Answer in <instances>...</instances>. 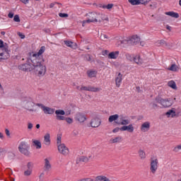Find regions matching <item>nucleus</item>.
Masks as SVG:
<instances>
[{
    "instance_id": "19",
    "label": "nucleus",
    "mask_w": 181,
    "mask_h": 181,
    "mask_svg": "<svg viewBox=\"0 0 181 181\" xmlns=\"http://www.w3.org/2000/svg\"><path fill=\"white\" fill-rule=\"evenodd\" d=\"M135 129V127H134V124H130L129 125L122 126L121 127V131H127L128 132H130L132 134Z\"/></svg>"
},
{
    "instance_id": "25",
    "label": "nucleus",
    "mask_w": 181,
    "mask_h": 181,
    "mask_svg": "<svg viewBox=\"0 0 181 181\" xmlns=\"http://www.w3.org/2000/svg\"><path fill=\"white\" fill-rule=\"evenodd\" d=\"M115 83L117 87H120L121 83H122V74L119 73L117 76L115 78Z\"/></svg>"
},
{
    "instance_id": "46",
    "label": "nucleus",
    "mask_w": 181,
    "mask_h": 181,
    "mask_svg": "<svg viewBox=\"0 0 181 181\" xmlns=\"http://www.w3.org/2000/svg\"><path fill=\"white\" fill-rule=\"evenodd\" d=\"M81 158L82 159V162H85V163L88 162V157L82 156H81Z\"/></svg>"
},
{
    "instance_id": "35",
    "label": "nucleus",
    "mask_w": 181,
    "mask_h": 181,
    "mask_svg": "<svg viewBox=\"0 0 181 181\" xmlns=\"http://www.w3.org/2000/svg\"><path fill=\"white\" fill-rule=\"evenodd\" d=\"M139 156L140 159L144 160L146 158V153L144 151V150L140 149L139 151Z\"/></svg>"
},
{
    "instance_id": "27",
    "label": "nucleus",
    "mask_w": 181,
    "mask_h": 181,
    "mask_svg": "<svg viewBox=\"0 0 181 181\" xmlns=\"http://www.w3.org/2000/svg\"><path fill=\"white\" fill-rule=\"evenodd\" d=\"M165 115L168 118H174V117H176V111H175V109L169 110L165 112Z\"/></svg>"
},
{
    "instance_id": "18",
    "label": "nucleus",
    "mask_w": 181,
    "mask_h": 181,
    "mask_svg": "<svg viewBox=\"0 0 181 181\" xmlns=\"http://www.w3.org/2000/svg\"><path fill=\"white\" fill-rule=\"evenodd\" d=\"M141 42V38L138 35H133L129 39V45H136Z\"/></svg>"
},
{
    "instance_id": "59",
    "label": "nucleus",
    "mask_w": 181,
    "mask_h": 181,
    "mask_svg": "<svg viewBox=\"0 0 181 181\" xmlns=\"http://www.w3.org/2000/svg\"><path fill=\"white\" fill-rule=\"evenodd\" d=\"M28 129H32V128H33V124L32 123H28Z\"/></svg>"
},
{
    "instance_id": "6",
    "label": "nucleus",
    "mask_w": 181,
    "mask_h": 181,
    "mask_svg": "<svg viewBox=\"0 0 181 181\" xmlns=\"http://www.w3.org/2000/svg\"><path fill=\"white\" fill-rule=\"evenodd\" d=\"M159 165V161L158 160V158L156 157H153L150 160V172L153 175H155L156 173V170H158Z\"/></svg>"
},
{
    "instance_id": "7",
    "label": "nucleus",
    "mask_w": 181,
    "mask_h": 181,
    "mask_svg": "<svg viewBox=\"0 0 181 181\" xmlns=\"http://www.w3.org/2000/svg\"><path fill=\"white\" fill-rule=\"evenodd\" d=\"M45 52H46V47L45 46L41 47L38 52L34 53L31 55V60L42 61V59H43V57H42V54H43Z\"/></svg>"
},
{
    "instance_id": "63",
    "label": "nucleus",
    "mask_w": 181,
    "mask_h": 181,
    "mask_svg": "<svg viewBox=\"0 0 181 181\" xmlns=\"http://www.w3.org/2000/svg\"><path fill=\"white\" fill-rule=\"evenodd\" d=\"M152 107H153V108H156V107H158V105L155 103H152Z\"/></svg>"
},
{
    "instance_id": "48",
    "label": "nucleus",
    "mask_w": 181,
    "mask_h": 181,
    "mask_svg": "<svg viewBox=\"0 0 181 181\" xmlns=\"http://www.w3.org/2000/svg\"><path fill=\"white\" fill-rule=\"evenodd\" d=\"M100 39H101L102 40L105 41L106 39H108V36H107V35H105V34H102V35H100Z\"/></svg>"
},
{
    "instance_id": "20",
    "label": "nucleus",
    "mask_w": 181,
    "mask_h": 181,
    "mask_svg": "<svg viewBox=\"0 0 181 181\" xmlns=\"http://www.w3.org/2000/svg\"><path fill=\"white\" fill-rule=\"evenodd\" d=\"M43 145H45V146H50V144H52V141L50 140V134L47 133L44 136V140L42 142Z\"/></svg>"
},
{
    "instance_id": "22",
    "label": "nucleus",
    "mask_w": 181,
    "mask_h": 181,
    "mask_svg": "<svg viewBox=\"0 0 181 181\" xmlns=\"http://www.w3.org/2000/svg\"><path fill=\"white\" fill-rule=\"evenodd\" d=\"M118 56H119V51H113L108 54V59L115 60L118 59Z\"/></svg>"
},
{
    "instance_id": "11",
    "label": "nucleus",
    "mask_w": 181,
    "mask_h": 181,
    "mask_svg": "<svg viewBox=\"0 0 181 181\" xmlns=\"http://www.w3.org/2000/svg\"><path fill=\"white\" fill-rule=\"evenodd\" d=\"M81 91H92L93 93H98V91H101V88H95L93 86H81Z\"/></svg>"
},
{
    "instance_id": "9",
    "label": "nucleus",
    "mask_w": 181,
    "mask_h": 181,
    "mask_svg": "<svg viewBox=\"0 0 181 181\" xmlns=\"http://www.w3.org/2000/svg\"><path fill=\"white\" fill-rule=\"evenodd\" d=\"M131 123V121L129 119L124 115L119 116V119L117 121L115 122V124H117V125H129Z\"/></svg>"
},
{
    "instance_id": "47",
    "label": "nucleus",
    "mask_w": 181,
    "mask_h": 181,
    "mask_svg": "<svg viewBox=\"0 0 181 181\" xmlns=\"http://www.w3.org/2000/svg\"><path fill=\"white\" fill-rule=\"evenodd\" d=\"M14 22H21V18H19V16L16 15L13 18Z\"/></svg>"
},
{
    "instance_id": "50",
    "label": "nucleus",
    "mask_w": 181,
    "mask_h": 181,
    "mask_svg": "<svg viewBox=\"0 0 181 181\" xmlns=\"http://www.w3.org/2000/svg\"><path fill=\"white\" fill-rule=\"evenodd\" d=\"M121 131V127H116L112 130L113 134H117V132Z\"/></svg>"
},
{
    "instance_id": "36",
    "label": "nucleus",
    "mask_w": 181,
    "mask_h": 181,
    "mask_svg": "<svg viewBox=\"0 0 181 181\" xmlns=\"http://www.w3.org/2000/svg\"><path fill=\"white\" fill-rule=\"evenodd\" d=\"M87 74L88 77L93 78V77H95V76H97V72L95 71H88Z\"/></svg>"
},
{
    "instance_id": "38",
    "label": "nucleus",
    "mask_w": 181,
    "mask_h": 181,
    "mask_svg": "<svg viewBox=\"0 0 181 181\" xmlns=\"http://www.w3.org/2000/svg\"><path fill=\"white\" fill-rule=\"evenodd\" d=\"M135 54H126V59L127 60H129V62H134V57Z\"/></svg>"
},
{
    "instance_id": "32",
    "label": "nucleus",
    "mask_w": 181,
    "mask_h": 181,
    "mask_svg": "<svg viewBox=\"0 0 181 181\" xmlns=\"http://www.w3.org/2000/svg\"><path fill=\"white\" fill-rule=\"evenodd\" d=\"M133 62H134L136 64H141L142 59H141V56H139V54L134 55Z\"/></svg>"
},
{
    "instance_id": "57",
    "label": "nucleus",
    "mask_w": 181,
    "mask_h": 181,
    "mask_svg": "<svg viewBox=\"0 0 181 181\" xmlns=\"http://www.w3.org/2000/svg\"><path fill=\"white\" fill-rule=\"evenodd\" d=\"M5 139V136H4V133L0 132V141H4Z\"/></svg>"
},
{
    "instance_id": "10",
    "label": "nucleus",
    "mask_w": 181,
    "mask_h": 181,
    "mask_svg": "<svg viewBox=\"0 0 181 181\" xmlns=\"http://www.w3.org/2000/svg\"><path fill=\"white\" fill-rule=\"evenodd\" d=\"M58 151L61 153V155H64V156H67L70 153L69 148L66 146V144H62L57 146Z\"/></svg>"
},
{
    "instance_id": "33",
    "label": "nucleus",
    "mask_w": 181,
    "mask_h": 181,
    "mask_svg": "<svg viewBox=\"0 0 181 181\" xmlns=\"http://www.w3.org/2000/svg\"><path fill=\"white\" fill-rule=\"evenodd\" d=\"M168 16H171V18H179V13L174 11H168L165 13Z\"/></svg>"
},
{
    "instance_id": "5",
    "label": "nucleus",
    "mask_w": 181,
    "mask_h": 181,
    "mask_svg": "<svg viewBox=\"0 0 181 181\" xmlns=\"http://www.w3.org/2000/svg\"><path fill=\"white\" fill-rule=\"evenodd\" d=\"M156 102L158 103V104H160L163 108H169V107H172V105H173V103L170 98L163 99L160 98H156Z\"/></svg>"
},
{
    "instance_id": "16",
    "label": "nucleus",
    "mask_w": 181,
    "mask_h": 181,
    "mask_svg": "<svg viewBox=\"0 0 181 181\" xmlns=\"http://www.w3.org/2000/svg\"><path fill=\"white\" fill-rule=\"evenodd\" d=\"M90 124L92 128H98V127L101 125V119H100L98 117L93 118Z\"/></svg>"
},
{
    "instance_id": "39",
    "label": "nucleus",
    "mask_w": 181,
    "mask_h": 181,
    "mask_svg": "<svg viewBox=\"0 0 181 181\" xmlns=\"http://www.w3.org/2000/svg\"><path fill=\"white\" fill-rule=\"evenodd\" d=\"M59 145H64V144L62 143V136L59 135L57 137V146Z\"/></svg>"
},
{
    "instance_id": "55",
    "label": "nucleus",
    "mask_w": 181,
    "mask_h": 181,
    "mask_svg": "<svg viewBox=\"0 0 181 181\" xmlns=\"http://www.w3.org/2000/svg\"><path fill=\"white\" fill-rule=\"evenodd\" d=\"M108 53H109L108 50H105V51H103L102 54L103 56H107L108 57V54H109Z\"/></svg>"
},
{
    "instance_id": "54",
    "label": "nucleus",
    "mask_w": 181,
    "mask_h": 181,
    "mask_svg": "<svg viewBox=\"0 0 181 181\" xmlns=\"http://www.w3.org/2000/svg\"><path fill=\"white\" fill-rule=\"evenodd\" d=\"M81 162H83V160L81 159V156L78 157V158H76V163H77V164L81 163Z\"/></svg>"
},
{
    "instance_id": "2",
    "label": "nucleus",
    "mask_w": 181,
    "mask_h": 181,
    "mask_svg": "<svg viewBox=\"0 0 181 181\" xmlns=\"http://www.w3.org/2000/svg\"><path fill=\"white\" fill-rule=\"evenodd\" d=\"M88 18H89V22H103L106 21L108 22V16L105 14L97 12H91L87 14Z\"/></svg>"
},
{
    "instance_id": "41",
    "label": "nucleus",
    "mask_w": 181,
    "mask_h": 181,
    "mask_svg": "<svg viewBox=\"0 0 181 181\" xmlns=\"http://www.w3.org/2000/svg\"><path fill=\"white\" fill-rule=\"evenodd\" d=\"M132 5H139V0H128Z\"/></svg>"
},
{
    "instance_id": "4",
    "label": "nucleus",
    "mask_w": 181,
    "mask_h": 181,
    "mask_svg": "<svg viewBox=\"0 0 181 181\" xmlns=\"http://www.w3.org/2000/svg\"><path fill=\"white\" fill-rule=\"evenodd\" d=\"M22 105L28 111H33V107H35V103L30 98H24L22 99Z\"/></svg>"
},
{
    "instance_id": "17",
    "label": "nucleus",
    "mask_w": 181,
    "mask_h": 181,
    "mask_svg": "<svg viewBox=\"0 0 181 181\" xmlns=\"http://www.w3.org/2000/svg\"><path fill=\"white\" fill-rule=\"evenodd\" d=\"M33 172V163H28L27 164V169L24 171V176H30Z\"/></svg>"
},
{
    "instance_id": "21",
    "label": "nucleus",
    "mask_w": 181,
    "mask_h": 181,
    "mask_svg": "<svg viewBox=\"0 0 181 181\" xmlns=\"http://www.w3.org/2000/svg\"><path fill=\"white\" fill-rule=\"evenodd\" d=\"M9 57V51L7 48H4L3 52H0V59H6Z\"/></svg>"
},
{
    "instance_id": "24",
    "label": "nucleus",
    "mask_w": 181,
    "mask_h": 181,
    "mask_svg": "<svg viewBox=\"0 0 181 181\" xmlns=\"http://www.w3.org/2000/svg\"><path fill=\"white\" fill-rule=\"evenodd\" d=\"M122 141V136H121L113 137L110 140V144H120Z\"/></svg>"
},
{
    "instance_id": "14",
    "label": "nucleus",
    "mask_w": 181,
    "mask_h": 181,
    "mask_svg": "<svg viewBox=\"0 0 181 181\" xmlns=\"http://www.w3.org/2000/svg\"><path fill=\"white\" fill-rule=\"evenodd\" d=\"M151 129V122H144L140 127L141 132H148Z\"/></svg>"
},
{
    "instance_id": "60",
    "label": "nucleus",
    "mask_w": 181,
    "mask_h": 181,
    "mask_svg": "<svg viewBox=\"0 0 181 181\" xmlns=\"http://www.w3.org/2000/svg\"><path fill=\"white\" fill-rule=\"evenodd\" d=\"M136 91H137V93H141L142 91V90H141V87L136 86Z\"/></svg>"
},
{
    "instance_id": "34",
    "label": "nucleus",
    "mask_w": 181,
    "mask_h": 181,
    "mask_svg": "<svg viewBox=\"0 0 181 181\" xmlns=\"http://www.w3.org/2000/svg\"><path fill=\"white\" fill-rule=\"evenodd\" d=\"M168 87L173 88V90H177V86H176V83L174 81H170L168 83Z\"/></svg>"
},
{
    "instance_id": "28",
    "label": "nucleus",
    "mask_w": 181,
    "mask_h": 181,
    "mask_svg": "<svg viewBox=\"0 0 181 181\" xmlns=\"http://www.w3.org/2000/svg\"><path fill=\"white\" fill-rule=\"evenodd\" d=\"M167 70H169L170 71H179V66L176 65V64H173L170 66L168 67Z\"/></svg>"
},
{
    "instance_id": "13",
    "label": "nucleus",
    "mask_w": 181,
    "mask_h": 181,
    "mask_svg": "<svg viewBox=\"0 0 181 181\" xmlns=\"http://www.w3.org/2000/svg\"><path fill=\"white\" fill-rule=\"evenodd\" d=\"M75 119L79 122V124H83V122L87 121V117L83 113H77L75 116Z\"/></svg>"
},
{
    "instance_id": "29",
    "label": "nucleus",
    "mask_w": 181,
    "mask_h": 181,
    "mask_svg": "<svg viewBox=\"0 0 181 181\" xmlns=\"http://www.w3.org/2000/svg\"><path fill=\"white\" fill-rule=\"evenodd\" d=\"M95 181H111L110 178L105 177V175H99L95 178Z\"/></svg>"
},
{
    "instance_id": "40",
    "label": "nucleus",
    "mask_w": 181,
    "mask_h": 181,
    "mask_svg": "<svg viewBox=\"0 0 181 181\" xmlns=\"http://www.w3.org/2000/svg\"><path fill=\"white\" fill-rule=\"evenodd\" d=\"M90 21V18H88L86 20H84L83 21H81V23H82V26L84 27L86 26V25H87V23H91L92 22L91 21Z\"/></svg>"
},
{
    "instance_id": "37",
    "label": "nucleus",
    "mask_w": 181,
    "mask_h": 181,
    "mask_svg": "<svg viewBox=\"0 0 181 181\" xmlns=\"http://www.w3.org/2000/svg\"><path fill=\"white\" fill-rule=\"evenodd\" d=\"M173 151L175 153H177V152H180V151H181V144L175 146Z\"/></svg>"
},
{
    "instance_id": "51",
    "label": "nucleus",
    "mask_w": 181,
    "mask_h": 181,
    "mask_svg": "<svg viewBox=\"0 0 181 181\" xmlns=\"http://www.w3.org/2000/svg\"><path fill=\"white\" fill-rule=\"evenodd\" d=\"M86 60H87V62H92L93 59L91 58V55H86L85 57Z\"/></svg>"
},
{
    "instance_id": "45",
    "label": "nucleus",
    "mask_w": 181,
    "mask_h": 181,
    "mask_svg": "<svg viewBox=\"0 0 181 181\" xmlns=\"http://www.w3.org/2000/svg\"><path fill=\"white\" fill-rule=\"evenodd\" d=\"M36 105H37V107H39L40 108H41V110H42V111L46 107V106L45 105L41 104V103H37Z\"/></svg>"
},
{
    "instance_id": "15",
    "label": "nucleus",
    "mask_w": 181,
    "mask_h": 181,
    "mask_svg": "<svg viewBox=\"0 0 181 181\" xmlns=\"http://www.w3.org/2000/svg\"><path fill=\"white\" fill-rule=\"evenodd\" d=\"M50 158L44 159V170L45 172H50L52 170V163H50Z\"/></svg>"
},
{
    "instance_id": "61",
    "label": "nucleus",
    "mask_w": 181,
    "mask_h": 181,
    "mask_svg": "<svg viewBox=\"0 0 181 181\" xmlns=\"http://www.w3.org/2000/svg\"><path fill=\"white\" fill-rule=\"evenodd\" d=\"M86 157H88V160H91V159H93V155H91V154H89L88 156H86Z\"/></svg>"
},
{
    "instance_id": "31",
    "label": "nucleus",
    "mask_w": 181,
    "mask_h": 181,
    "mask_svg": "<svg viewBox=\"0 0 181 181\" xmlns=\"http://www.w3.org/2000/svg\"><path fill=\"white\" fill-rule=\"evenodd\" d=\"M119 115L117 114L110 115L108 118V122H114V121H117L119 119Z\"/></svg>"
},
{
    "instance_id": "26",
    "label": "nucleus",
    "mask_w": 181,
    "mask_h": 181,
    "mask_svg": "<svg viewBox=\"0 0 181 181\" xmlns=\"http://www.w3.org/2000/svg\"><path fill=\"white\" fill-rule=\"evenodd\" d=\"M64 44L68 47H71V49H77V44H76L75 42H73L71 41L65 40Z\"/></svg>"
},
{
    "instance_id": "58",
    "label": "nucleus",
    "mask_w": 181,
    "mask_h": 181,
    "mask_svg": "<svg viewBox=\"0 0 181 181\" xmlns=\"http://www.w3.org/2000/svg\"><path fill=\"white\" fill-rule=\"evenodd\" d=\"M39 179H45V173H41L40 174Z\"/></svg>"
},
{
    "instance_id": "43",
    "label": "nucleus",
    "mask_w": 181,
    "mask_h": 181,
    "mask_svg": "<svg viewBox=\"0 0 181 181\" xmlns=\"http://www.w3.org/2000/svg\"><path fill=\"white\" fill-rule=\"evenodd\" d=\"M120 45L125 46V45H129V39L120 40Z\"/></svg>"
},
{
    "instance_id": "8",
    "label": "nucleus",
    "mask_w": 181,
    "mask_h": 181,
    "mask_svg": "<svg viewBox=\"0 0 181 181\" xmlns=\"http://www.w3.org/2000/svg\"><path fill=\"white\" fill-rule=\"evenodd\" d=\"M32 59H28L27 63L23 64L18 66L19 70L23 71H32L33 69V63H32Z\"/></svg>"
},
{
    "instance_id": "56",
    "label": "nucleus",
    "mask_w": 181,
    "mask_h": 181,
    "mask_svg": "<svg viewBox=\"0 0 181 181\" xmlns=\"http://www.w3.org/2000/svg\"><path fill=\"white\" fill-rule=\"evenodd\" d=\"M5 134L7 136H11V132H9V129H5Z\"/></svg>"
},
{
    "instance_id": "62",
    "label": "nucleus",
    "mask_w": 181,
    "mask_h": 181,
    "mask_svg": "<svg viewBox=\"0 0 181 181\" xmlns=\"http://www.w3.org/2000/svg\"><path fill=\"white\" fill-rule=\"evenodd\" d=\"M8 16V18H13V13H9Z\"/></svg>"
},
{
    "instance_id": "42",
    "label": "nucleus",
    "mask_w": 181,
    "mask_h": 181,
    "mask_svg": "<svg viewBox=\"0 0 181 181\" xmlns=\"http://www.w3.org/2000/svg\"><path fill=\"white\" fill-rule=\"evenodd\" d=\"M112 6H114V4H107V5H103L102 6V8L103 9H111L112 8Z\"/></svg>"
},
{
    "instance_id": "30",
    "label": "nucleus",
    "mask_w": 181,
    "mask_h": 181,
    "mask_svg": "<svg viewBox=\"0 0 181 181\" xmlns=\"http://www.w3.org/2000/svg\"><path fill=\"white\" fill-rule=\"evenodd\" d=\"M33 144L34 146H35L36 149H41L42 148V143H40V141L33 139Z\"/></svg>"
},
{
    "instance_id": "1",
    "label": "nucleus",
    "mask_w": 181,
    "mask_h": 181,
    "mask_svg": "<svg viewBox=\"0 0 181 181\" xmlns=\"http://www.w3.org/2000/svg\"><path fill=\"white\" fill-rule=\"evenodd\" d=\"M31 62L33 63V70L34 73L38 77H43L46 74V65L43 64L45 63V59H42L41 61L36 59H31Z\"/></svg>"
},
{
    "instance_id": "12",
    "label": "nucleus",
    "mask_w": 181,
    "mask_h": 181,
    "mask_svg": "<svg viewBox=\"0 0 181 181\" xmlns=\"http://www.w3.org/2000/svg\"><path fill=\"white\" fill-rule=\"evenodd\" d=\"M55 114H56V118L58 121H64V119H66V117L63 115H66V112H64V110H57L55 111Z\"/></svg>"
},
{
    "instance_id": "23",
    "label": "nucleus",
    "mask_w": 181,
    "mask_h": 181,
    "mask_svg": "<svg viewBox=\"0 0 181 181\" xmlns=\"http://www.w3.org/2000/svg\"><path fill=\"white\" fill-rule=\"evenodd\" d=\"M42 111L46 115H53L54 114V109L49 107L47 106H45L44 110Z\"/></svg>"
},
{
    "instance_id": "3",
    "label": "nucleus",
    "mask_w": 181,
    "mask_h": 181,
    "mask_svg": "<svg viewBox=\"0 0 181 181\" xmlns=\"http://www.w3.org/2000/svg\"><path fill=\"white\" fill-rule=\"evenodd\" d=\"M29 149H30V146L28 144L26 141H21L18 146V151L20 153H22L23 155H25V156H30V151H29Z\"/></svg>"
},
{
    "instance_id": "64",
    "label": "nucleus",
    "mask_w": 181,
    "mask_h": 181,
    "mask_svg": "<svg viewBox=\"0 0 181 181\" xmlns=\"http://www.w3.org/2000/svg\"><path fill=\"white\" fill-rule=\"evenodd\" d=\"M85 181H94V180L91 178H85Z\"/></svg>"
},
{
    "instance_id": "44",
    "label": "nucleus",
    "mask_w": 181,
    "mask_h": 181,
    "mask_svg": "<svg viewBox=\"0 0 181 181\" xmlns=\"http://www.w3.org/2000/svg\"><path fill=\"white\" fill-rule=\"evenodd\" d=\"M66 122H67V124H73V119L71 117H65Z\"/></svg>"
},
{
    "instance_id": "53",
    "label": "nucleus",
    "mask_w": 181,
    "mask_h": 181,
    "mask_svg": "<svg viewBox=\"0 0 181 181\" xmlns=\"http://www.w3.org/2000/svg\"><path fill=\"white\" fill-rule=\"evenodd\" d=\"M0 49H2V50H4V49H6V47H4V41L0 40Z\"/></svg>"
},
{
    "instance_id": "49",
    "label": "nucleus",
    "mask_w": 181,
    "mask_h": 181,
    "mask_svg": "<svg viewBox=\"0 0 181 181\" xmlns=\"http://www.w3.org/2000/svg\"><path fill=\"white\" fill-rule=\"evenodd\" d=\"M59 16H60V18H69V14L61 13L59 14Z\"/></svg>"
},
{
    "instance_id": "52",
    "label": "nucleus",
    "mask_w": 181,
    "mask_h": 181,
    "mask_svg": "<svg viewBox=\"0 0 181 181\" xmlns=\"http://www.w3.org/2000/svg\"><path fill=\"white\" fill-rule=\"evenodd\" d=\"M151 0H139V5L140 4H148V2H151Z\"/></svg>"
}]
</instances>
